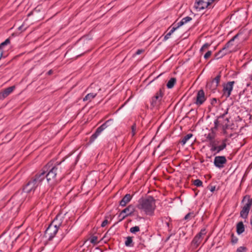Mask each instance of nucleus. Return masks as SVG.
Segmentation results:
<instances>
[{
  "label": "nucleus",
  "instance_id": "4",
  "mask_svg": "<svg viewBox=\"0 0 252 252\" xmlns=\"http://www.w3.org/2000/svg\"><path fill=\"white\" fill-rule=\"evenodd\" d=\"M246 201H247V202L242 207V209L240 211V216L243 219L247 218L250 210L251 207L252 205V198H251V197L249 195H245L243 197L242 202H244Z\"/></svg>",
  "mask_w": 252,
  "mask_h": 252
},
{
  "label": "nucleus",
  "instance_id": "15",
  "mask_svg": "<svg viewBox=\"0 0 252 252\" xmlns=\"http://www.w3.org/2000/svg\"><path fill=\"white\" fill-rule=\"evenodd\" d=\"M36 188L34 183L31 179L24 186L23 190L25 192L29 193L32 191H34Z\"/></svg>",
  "mask_w": 252,
  "mask_h": 252
},
{
  "label": "nucleus",
  "instance_id": "28",
  "mask_svg": "<svg viewBox=\"0 0 252 252\" xmlns=\"http://www.w3.org/2000/svg\"><path fill=\"white\" fill-rule=\"evenodd\" d=\"M96 95V94L90 93L87 94L85 97L83 98V101H91L92 99L94 98Z\"/></svg>",
  "mask_w": 252,
  "mask_h": 252
},
{
  "label": "nucleus",
  "instance_id": "34",
  "mask_svg": "<svg viewBox=\"0 0 252 252\" xmlns=\"http://www.w3.org/2000/svg\"><path fill=\"white\" fill-rule=\"evenodd\" d=\"M193 184L194 185L197 187H200L202 186L203 183L199 179H196L193 181Z\"/></svg>",
  "mask_w": 252,
  "mask_h": 252
},
{
  "label": "nucleus",
  "instance_id": "10",
  "mask_svg": "<svg viewBox=\"0 0 252 252\" xmlns=\"http://www.w3.org/2000/svg\"><path fill=\"white\" fill-rule=\"evenodd\" d=\"M59 228L55 226L51 223L48 226L45 231V234L48 236V240L51 241L58 232Z\"/></svg>",
  "mask_w": 252,
  "mask_h": 252
},
{
  "label": "nucleus",
  "instance_id": "22",
  "mask_svg": "<svg viewBox=\"0 0 252 252\" xmlns=\"http://www.w3.org/2000/svg\"><path fill=\"white\" fill-rule=\"evenodd\" d=\"M192 20V18L190 17L187 16L182 19V20L176 24V27L177 29H178L181 26H183L184 24L187 23L188 22Z\"/></svg>",
  "mask_w": 252,
  "mask_h": 252
},
{
  "label": "nucleus",
  "instance_id": "40",
  "mask_svg": "<svg viewBox=\"0 0 252 252\" xmlns=\"http://www.w3.org/2000/svg\"><path fill=\"white\" fill-rule=\"evenodd\" d=\"M212 53L211 51H208L204 56V59H208L211 56Z\"/></svg>",
  "mask_w": 252,
  "mask_h": 252
},
{
  "label": "nucleus",
  "instance_id": "53",
  "mask_svg": "<svg viewBox=\"0 0 252 252\" xmlns=\"http://www.w3.org/2000/svg\"><path fill=\"white\" fill-rule=\"evenodd\" d=\"M172 25H171V26H170V27H169V29H170V28H171V27H172Z\"/></svg>",
  "mask_w": 252,
  "mask_h": 252
},
{
  "label": "nucleus",
  "instance_id": "11",
  "mask_svg": "<svg viewBox=\"0 0 252 252\" xmlns=\"http://www.w3.org/2000/svg\"><path fill=\"white\" fill-rule=\"evenodd\" d=\"M211 3L209 0H196L195 2V7L199 10L204 9L206 8H210L209 7L211 5Z\"/></svg>",
  "mask_w": 252,
  "mask_h": 252
},
{
  "label": "nucleus",
  "instance_id": "25",
  "mask_svg": "<svg viewBox=\"0 0 252 252\" xmlns=\"http://www.w3.org/2000/svg\"><path fill=\"white\" fill-rule=\"evenodd\" d=\"M177 80L176 78L172 77L168 81L166 86L168 89H172L176 84Z\"/></svg>",
  "mask_w": 252,
  "mask_h": 252
},
{
  "label": "nucleus",
  "instance_id": "35",
  "mask_svg": "<svg viewBox=\"0 0 252 252\" xmlns=\"http://www.w3.org/2000/svg\"><path fill=\"white\" fill-rule=\"evenodd\" d=\"M140 231V228L138 226H135L130 228V232L132 233H136Z\"/></svg>",
  "mask_w": 252,
  "mask_h": 252
},
{
  "label": "nucleus",
  "instance_id": "2",
  "mask_svg": "<svg viewBox=\"0 0 252 252\" xmlns=\"http://www.w3.org/2000/svg\"><path fill=\"white\" fill-rule=\"evenodd\" d=\"M137 207L143 210L147 215L153 216L156 209V200L152 196H148L146 198H140L138 200Z\"/></svg>",
  "mask_w": 252,
  "mask_h": 252
},
{
  "label": "nucleus",
  "instance_id": "21",
  "mask_svg": "<svg viewBox=\"0 0 252 252\" xmlns=\"http://www.w3.org/2000/svg\"><path fill=\"white\" fill-rule=\"evenodd\" d=\"M202 237L200 236V235H196L193 239L191 243L195 248H196L200 244Z\"/></svg>",
  "mask_w": 252,
  "mask_h": 252
},
{
  "label": "nucleus",
  "instance_id": "14",
  "mask_svg": "<svg viewBox=\"0 0 252 252\" xmlns=\"http://www.w3.org/2000/svg\"><path fill=\"white\" fill-rule=\"evenodd\" d=\"M31 180L34 183V185L37 187L39 184L44 180V172H40L37 173Z\"/></svg>",
  "mask_w": 252,
  "mask_h": 252
},
{
  "label": "nucleus",
  "instance_id": "41",
  "mask_svg": "<svg viewBox=\"0 0 252 252\" xmlns=\"http://www.w3.org/2000/svg\"><path fill=\"white\" fill-rule=\"evenodd\" d=\"M206 233V229L203 228L200 230V231L197 235H200V236L202 237V236L203 235H205Z\"/></svg>",
  "mask_w": 252,
  "mask_h": 252
},
{
  "label": "nucleus",
  "instance_id": "26",
  "mask_svg": "<svg viewBox=\"0 0 252 252\" xmlns=\"http://www.w3.org/2000/svg\"><path fill=\"white\" fill-rule=\"evenodd\" d=\"M219 142L216 141L215 140L209 141V144L208 146L210 147V151L212 152H215V149H216V146H217Z\"/></svg>",
  "mask_w": 252,
  "mask_h": 252
},
{
  "label": "nucleus",
  "instance_id": "19",
  "mask_svg": "<svg viewBox=\"0 0 252 252\" xmlns=\"http://www.w3.org/2000/svg\"><path fill=\"white\" fill-rule=\"evenodd\" d=\"M240 34V33H238L236 34L235 36H234L229 41H228L224 46L223 47L224 49H225L226 50H230V48L233 46V42L236 39H237L239 35Z\"/></svg>",
  "mask_w": 252,
  "mask_h": 252
},
{
  "label": "nucleus",
  "instance_id": "8",
  "mask_svg": "<svg viewBox=\"0 0 252 252\" xmlns=\"http://www.w3.org/2000/svg\"><path fill=\"white\" fill-rule=\"evenodd\" d=\"M221 78L220 72L213 79L207 83L206 87L212 91L216 90L219 86Z\"/></svg>",
  "mask_w": 252,
  "mask_h": 252
},
{
  "label": "nucleus",
  "instance_id": "38",
  "mask_svg": "<svg viewBox=\"0 0 252 252\" xmlns=\"http://www.w3.org/2000/svg\"><path fill=\"white\" fill-rule=\"evenodd\" d=\"M247 248L245 247H239L236 252H246Z\"/></svg>",
  "mask_w": 252,
  "mask_h": 252
},
{
  "label": "nucleus",
  "instance_id": "7",
  "mask_svg": "<svg viewBox=\"0 0 252 252\" xmlns=\"http://www.w3.org/2000/svg\"><path fill=\"white\" fill-rule=\"evenodd\" d=\"M164 94V91L162 89H160L157 92L155 95L154 96L151 101V104L153 107L157 106L158 105L160 101L161 100Z\"/></svg>",
  "mask_w": 252,
  "mask_h": 252
},
{
  "label": "nucleus",
  "instance_id": "16",
  "mask_svg": "<svg viewBox=\"0 0 252 252\" xmlns=\"http://www.w3.org/2000/svg\"><path fill=\"white\" fill-rule=\"evenodd\" d=\"M15 89V86H12L5 89L0 92V100L3 99L8 96Z\"/></svg>",
  "mask_w": 252,
  "mask_h": 252
},
{
  "label": "nucleus",
  "instance_id": "24",
  "mask_svg": "<svg viewBox=\"0 0 252 252\" xmlns=\"http://www.w3.org/2000/svg\"><path fill=\"white\" fill-rule=\"evenodd\" d=\"M172 28L171 30L170 31V32H169L168 33H167V34L164 36V39L165 40H166L168 39L170 37V35L172 34V33L174 32H175L177 29H178L176 28V23H175H175H174L172 25Z\"/></svg>",
  "mask_w": 252,
  "mask_h": 252
},
{
  "label": "nucleus",
  "instance_id": "5",
  "mask_svg": "<svg viewBox=\"0 0 252 252\" xmlns=\"http://www.w3.org/2000/svg\"><path fill=\"white\" fill-rule=\"evenodd\" d=\"M235 84V81H229L223 85L222 93L223 95L226 98H228L233 90V85Z\"/></svg>",
  "mask_w": 252,
  "mask_h": 252
},
{
  "label": "nucleus",
  "instance_id": "30",
  "mask_svg": "<svg viewBox=\"0 0 252 252\" xmlns=\"http://www.w3.org/2000/svg\"><path fill=\"white\" fill-rule=\"evenodd\" d=\"M98 237L96 236H91L89 238V240L90 241V243L93 244L94 245H96L98 243V241H97Z\"/></svg>",
  "mask_w": 252,
  "mask_h": 252
},
{
  "label": "nucleus",
  "instance_id": "46",
  "mask_svg": "<svg viewBox=\"0 0 252 252\" xmlns=\"http://www.w3.org/2000/svg\"><path fill=\"white\" fill-rule=\"evenodd\" d=\"M166 225L168 226V228L170 229V230H171V227H170V224L169 222H166Z\"/></svg>",
  "mask_w": 252,
  "mask_h": 252
},
{
  "label": "nucleus",
  "instance_id": "17",
  "mask_svg": "<svg viewBox=\"0 0 252 252\" xmlns=\"http://www.w3.org/2000/svg\"><path fill=\"white\" fill-rule=\"evenodd\" d=\"M231 50H226L224 48H222L221 50H220L218 52L215 54V59L216 60L220 59L222 58L225 55L231 53Z\"/></svg>",
  "mask_w": 252,
  "mask_h": 252
},
{
  "label": "nucleus",
  "instance_id": "50",
  "mask_svg": "<svg viewBox=\"0 0 252 252\" xmlns=\"http://www.w3.org/2000/svg\"><path fill=\"white\" fill-rule=\"evenodd\" d=\"M250 224L252 226V218H251V219L250 220Z\"/></svg>",
  "mask_w": 252,
  "mask_h": 252
},
{
  "label": "nucleus",
  "instance_id": "9",
  "mask_svg": "<svg viewBox=\"0 0 252 252\" xmlns=\"http://www.w3.org/2000/svg\"><path fill=\"white\" fill-rule=\"evenodd\" d=\"M226 163L227 159L224 156H216L214 158V165L218 168L221 169L224 168Z\"/></svg>",
  "mask_w": 252,
  "mask_h": 252
},
{
  "label": "nucleus",
  "instance_id": "31",
  "mask_svg": "<svg viewBox=\"0 0 252 252\" xmlns=\"http://www.w3.org/2000/svg\"><path fill=\"white\" fill-rule=\"evenodd\" d=\"M194 217L195 215H194L193 212H189L185 216L184 220H189Z\"/></svg>",
  "mask_w": 252,
  "mask_h": 252
},
{
  "label": "nucleus",
  "instance_id": "51",
  "mask_svg": "<svg viewBox=\"0 0 252 252\" xmlns=\"http://www.w3.org/2000/svg\"><path fill=\"white\" fill-rule=\"evenodd\" d=\"M210 1V2H211V3H213V2H214L216 0H209Z\"/></svg>",
  "mask_w": 252,
  "mask_h": 252
},
{
  "label": "nucleus",
  "instance_id": "36",
  "mask_svg": "<svg viewBox=\"0 0 252 252\" xmlns=\"http://www.w3.org/2000/svg\"><path fill=\"white\" fill-rule=\"evenodd\" d=\"M231 242L232 244H235L238 242V238L236 237L233 233H232L231 235Z\"/></svg>",
  "mask_w": 252,
  "mask_h": 252
},
{
  "label": "nucleus",
  "instance_id": "27",
  "mask_svg": "<svg viewBox=\"0 0 252 252\" xmlns=\"http://www.w3.org/2000/svg\"><path fill=\"white\" fill-rule=\"evenodd\" d=\"M192 136L193 134L192 133H189L187 134L182 139V140L180 141V143L182 144V145H185L187 142V141Z\"/></svg>",
  "mask_w": 252,
  "mask_h": 252
},
{
  "label": "nucleus",
  "instance_id": "45",
  "mask_svg": "<svg viewBox=\"0 0 252 252\" xmlns=\"http://www.w3.org/2000/svg\"><path fill=\"white\" fill-rule=\"evenodd\" d=\"M217 99L216 98H214L212 100L211 103L212 104H213L214 102H217Z\"/></svg>",
  "mask_w": 252,
  "mask_h": 252
},
{
  "label": "nucleus",
  "instance_id": "33",
  "mask_svg": "<svg viewBox=\"0 0 252 252\" xmlns=\"http://www.w3.org/2000/svg\"><path fill=\"white\" fill-rule=\"evenodd\" d=\"M210 45L211 44L208 43H205L200 49V52L202 53L204 51L206 50Z\"/></svg>",
  "mask_w": 252,
  "mask_h": 252
},
{
  "label": "nucleus",
  "instance_id": "55",
  "mask_svg": "<svg viewBox=\"0 0 252 252\" xmlns=\"http://www.w3.org/2000/svg\"><path fill=\"white\" fill-rule=\"evenodd\" d=\"M21 27H19V29H21Z\"/></svg>",
  "mask_w": 252,
  "mask_h": 252
},
{
  "label": "nucleus",
  "instance_id": "1",
  "mask_svg": "<svg viewBox=\"0 0 252 252\" xmlns=\"http://www.w3.org/2000/svg\"><path fill=\"white\" fill-rule=\"evenodd\" d=\"M63 161L57 162L53 165L51 162H48L41 170L44 172V179L46 178L48 183L50 186H54L57 183V177L60 175L63 171Z\"/></svg>",
  "mask_w": 252,
  "mask_h": 252
},
{
  "label": "nucleus",
  "instance_id": "6",
  "mask_svg": "<svg viewBox=\"0 0 252 252\" xmlns=\"http://www.w3.org/2000/svg\"><path fill=\"white\" fill-rule=\"evenodd\" d=\"M135 208L134 205L132 204L128 205L127 207H126L123 210H122L121 212L120 213L119 215V218L122 215H123V214H125V215H123V218L120 219L118 221H121L124 219H125L126 217L131 216L135 212Z\"/></svg>",
  "mask_w": 252,
  "mask_h": 252
},
{
  "label": "nucleus",
  "instance_id": "47",
  "mask_svg": "<svg viewBox=\"0 0 252 252\" xmlns=\"http://www.w3.org/2000/svg\"><path fill=\"white\" fill-rule=\"evenodd\" d=\"M172 235V234H171L169 236H168V237L166 239L165 242H167L169 240V239H170V237Z\"/></svg>",
  "mask_w": 252,
  "mask_h": 252
},
{
  "label": "nucleus",
  "instance_id": "37",
  "mask_svg": "<svg viewBox=\"0 0 252 252\" xmlns=\"http://www.w3.org/2000/svg\"><path fill=\"white\" fill-rule=\"evenodd\" d=\"M131 128V135L132 136H133L135 134L136 132V125L135 123H134L132 125Z\"/></svg>",
  "mask_w": 252,
  "mask_h": 252
},
{
  "label": "nucleus",
  "instance_id": "13",
  "mask_svg": "<svg viewBox=\"0 0 252 252\" xmlns=\"http://www.w3.org/2000/svg\"><path fill=\"white\" fill-rule=\"evenodd\" d=\"M206 99V97L204 91L202 89L198 91L196 95L195 104L197 105H201L205 102Z\"/></svg>",
  "mask_w": 252,
  "mask_h": 252
},
{
  "label": "nucleus",
  "instance_id": "29",
  "mask_svg": "<svg viewBox=\"0 0 252 252\" xmlns=\"http://www.w3.org/2000/svg\"><path fill=\"white\" fill-rule=\"evenodd\" d=\"M125 244L127 247H133V243L132 241V237L130 236L126 237V240L125 241Z\"/></svg>",
  "mask_w": 252,
  "mask_h": 252
},
{
  "label": "nucleus",
  "instance_id": "52",
  "mask_svg": "<svg viewBox=\"0 0 252 252\" xmlns=\"http://www.w3.org/2000/svg\"><path fill=\"white\" fill-rule=\"evenodd\" d=\"M172 25H171V26H170V27H169V29H170V28H171V27H172Z\"/></svg>",
  "mask_w": 252,
  "mask_h": 252
},
{
  "label": "nucleus",
  "instance_id": "48",
  "mask_svg": "<svg viewBox=\"0 0 252 252\" xmlns=\"http://www.w3.org/2000/svg\"><path fill=\"white\" fill-rule=\"evenodd\" d=\"M218 120H216L215 122V127H217L218 126Z\"/></svg>",
  "mask_w": 252,
  "mask_h": 252
},
{
  "label": "nucleus",
  "instance_id": "44",
  "mask_svg": "<svg viewBox=\"0 0 252 252\" xmlns=\"http://www.w3.org/2000/svg\"><path fill=\"white\" fill-rule=\"evenodd\" d=\"M228 111V108H227L225 112L222 115L221 117L223 118L227 113Z\"/></svg>",
  "mask_w": 252,
  "mask_h": 252
},
{
  "label": "nucleus",
  "instance_id": "54",
  "mask_svg": "<svg viewBox=\"0 0 252 252\" xmlns=\"http://www.w3.org/2000/svg\"><path fill=\"white\" fill-rule=\"evenodd\" d=\"M172 25H171V26H170V27H169V29H170V28H171V27H172Z\"/></svg>",
  "mask_w": 252,
  "mask_h": 252
},
{
  "label": "nucleus",
  "instance_id": "42",
  "mask_svg": "<svg viewBox=\"0 0 252 252\" xmlns=\"http://www.w3.org/2000/svg\"><path fill=\"white\" fill-rule=\"evenodd\" d=\"M207 189L210 190L211 192H213L216 189V186H208Z\"/></svg>",
  "mask_w": 252,
  "mask_h": 252
},
{
  "label": "nucleus",
  "instance_id": "20",
  "mask_svg": "<svg viewBox=\"0 0 252 252\" xmlns=\"http://www.w3.org/2000/svg\"><path fill=\"white\" fill-rule=\"evenodd\" d=\"M227 139H225L222 140L221 144L220 146H216V149H215V152H216L215 154H218L220 153V151H222L226 147V142Z\"/></svg>",
  "mask_w": 252,
  "mask_h": 252
},
{
  "label": "nucleus",
  "instance_id": "39",
  "mask_svg": "<svg viewBox=\"0 0 252 252\" xmlns=\"http://www.w3.org/2000/svg\"><path fill=\"white\" fill-rule=\"evenodd\" d=\"M109 223V221L107 219V217H105V220L102 222L101 226L102 227H105L108 223Z\"/></svg>",
  "mask_w": 252,
  "mask_h": 252
},
{
  "label": "nucleus",
  "instance_id": "23",
  "mask_svg": "<svg viewBox=\"0 0 252 252\" xmlns=\"http://www.w3.org/2000/svg\"><path fill=\"white\" fill-rule=\"evenodd\" d=\"M245 231V227L242 221L239 222L236 225V232L238 234L240 235Z\"/></svg>",
  "mask_w": 252,
  "mask_h": 252
},
{
  "label": "nucleus",
  "instance_id": "12",
  "mask_svg": "<svg viewBox=\"0 0 252 252\" xmlns=\"http://www.w3.org/2000/svg\"><path fill=\"white\" fill-rule=\"evenodd\" d=\"M65 215V214H63L62 213H59L52 221L51 223L59 228L62 226Z\"/></svg>",
  "mask_w": 252,
  "mask_h": 252
},
{
  "label": "nucleus",
  "instance_id": "49",
  "mask_svg": "<svg viewBox=\"0 0 252 252\" xmlns=\"http://www.w3.org/2000/svg\"><path fill=\"white\" fill-rule=\"evenodd\" d=\"M52 72H53V71L52 70H50L48 72V74L49 75H50V74H52Z\"/></svg>",
  "mask_w": 252,
  "mask_h": 252
},
{
  "label": "nucleus",
  "instance_id": "18",
  "mask_svg": "<svg viewBox=\"0 0 252 252\" xmlns=\"http://www.w3.org/2000/svg\"><path fill=\"white\" fill-rule=\"evenodd\" d=\"M132 195L130 194H126L122 199L120 201V205L122 207H125L126 204L130 202L132 199Z\"/></svg>",
  "mask_w": 252,
  "mask_h": 252
},
{
  "label": "nucleus",
  "instance_id": "3",
  "mask_svg": "<svg viewBox=\"0 0 252 252\" xmlns=\"http://www.w3.org/2000/svg\"><path fill=\"white\" fill-rule=\"evenodd\" d=\"M113 126V120L109 119L106 121L102 125L99 126L95 130V132L90 137L89 143L93 142L101 132L107 128L111 127Z\"/></svg>",
  "mask_w": 252,
  "mask_h": 252
},
{
  "label": "nucleus",
  "instance_id": "43",
  "mask_svg": "<svg viewBox=\"0 0 252 252\" xmlns=\"http://www.w3.org/2000/svg\"><path fill=\"white\" fill-rule=\"evenodd\" d=\"M144 52L143 49H138L135 53V55H140Z\"/></svg>",
  "mask_w": 252,
  "mask_h": 252
},
{
  "label": "nucleus",
  "instance_id": "32",
  "mask_svg": "<svg viewBox=\"0 0 252 252\" xmlns=\"http://www.w3.org/2000/svg\"><path fill=\"white\" fill-rule=\"evenodd\" d=\"M215 135L213 132L209 133L206 136V140L209 141H211L215 140Z\"/></svg>",
  "mask_w": 252,
  "mask_h": 252
}]
</instances>
